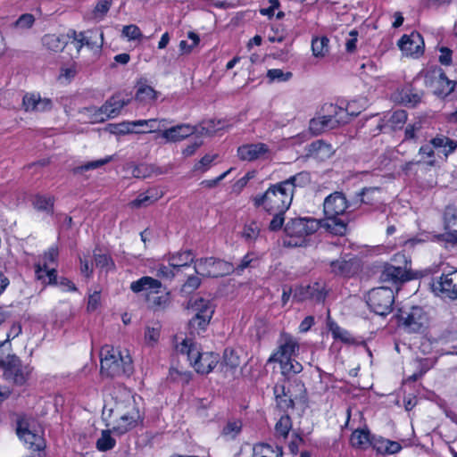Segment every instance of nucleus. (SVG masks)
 Here are the masks:
<instances>
[{"mask_svg":"<svg viewBox=\"0 0 457 457\" xmlns=\"http://www.w3.org/2000/svg\"><path fill=\"white\" fill-rule=\"evenodd\" d=\"M107 415L112 418L107 425L112 426V431L119 435L132 429L142 420L136 400L130 395H126L123 399L116 401L112 408L105 406L103 411L104 419H106Z\"/></svg>","mask_w":457,"mask_h":457,"instance_id":"f257e3e1","label":"nucleus"},{"mask_svg":"<svg viewBox=\"0 0 457 457\" xmlns=\"http://www.w3.org/2000/svg\"><path fill=\"white\" fill-rule=\"evenodd\" d=\"M101 373L103 376L115 378L129 377L133 372L132 359L128 351L121 352L110 345L101 349Z\"/></svg>","mask_w":457,"mask_h":457,"instance_id":"f03ea898","label":"nucleus"},{"mask_svg":"<svg viewBox=\"0 0 457 457\" xmlns=\"http://www.w3.org/2000/svg\"><path fill=\"white\" fill-rule=\"evenodd\" d=\"M289 187L288 183L282 182L270 186L263 195L253 197L254 206L262 207L269 213L274 212H286L293 200Z\"/></svg>","mask_w":457,"mask_h":457,"instance_id":"7ed1b4c3","label":"nucleus"},{"mask_svg":"<svg viewBox=\"0 0 457 457\" xmlns=\"http://www.w3.org/2000/svg\"><path fill=\"white\" fill-rule=\"evenodd\" d=\"M323 111L326 114L310 120L309 129L313 135H320L325 131L345 125L350 121L351 116L357 114L354 112L350 113L348 109H344L332 104L324 105Z\"/></svg>","mask_w":457,"mask_h":457,"instance_id":"20e7f679","label":"nucleus"},{"mask_svg":"<svg viewBox=\"0 0 457 457\" xmlns=\"http://www.w3.org/2000/svg\"><path fill=\"white\" fill-rule=\"evenodd\" d=\"M177 349L182 354H186L187 360L194 366L198 373L208 374L219 362V355L213 353H200L196 345L190 339H184L177 346Z\"/></svg>","mask_w":457,"mask_h":457,"instance_id":"39448f33","label":"nucleus"},{"mask_svg":"<svg viewBox=\"0 0 457 457\" xmlns=\"http://www.w3.org/2000/svg\"><path fill=\"white\" fill-rule=\"evenodd\" d=\"M320 228L319 220L313 218L292 219L285 226V233L288 237L285 244L290 246H301L305 237Z\"/></svg>","mask_w":457,"mask_h":457,"instance_id":"423d86ee","label":"nucleus"},{"mask_svg":"<svg viewBox=\"0 0 457 457\" xmlns=\"http://www.w3.org/2000/svg\"><path fill=\"white\" fill-rule=\"evenodd\" d=\"M196 274L207 278H219L234 271L233 264L215 257L199 258L194 266Z\"/></svg>","mask_w":457,"mask_h":457,"instance_id":"0eeeda50","label":"nucleus"},{"mask_svg":"<svg viewBox=\"0 0 457 457\" xmlns=\"http://www.w3.org/2000/svg\"><path fill=\"white\" fill-rule=\"evenodd\" d=\"M394 302V290L386 286L373 288L368 294L367 304L373 312L380 316L391 312Z\"/></svg>","mask_w":457,"mask_h":457,"instance_id":"6e6552de","label":"nucleus"},{"mask_svg":"<svg viewBox=\"0 0 457 457\" xmlns=\"http://www.w3.org/2000/svg\"><path fill=\"white\" fill-rule=\"evenodd\" d=\"M67 36L71 39V44L78 53L84 46L91 50H100L104 44V33L101 29H92L79 34L71 30Z\"/></svg>","mask_w":457,"mask_h":457,"instance_id":"1a4fd4ad","label":"nucleus"},{"mask_svg":"<svg viewBox=\"0 0 457 457\" xmlns=\"http://www.w3.org/2000/svg\"><path fill=\"white\" fill-rule=\"evenodd\" d=\"M400 320L408 332L420 333L428 327V316L422 307L412 306L408 312H402Z\"/></svg>","mask_w":457,"mask_h":457,"instance_id":"9d476101","label":"nucleus"},{"mask_svg":"<svg viewBox=\"0 0 457 457\" xmlns=\"http://www.w3.org/2000/svg\"><path fill=\"white\" fill-rule=\"evenodd\" d=\"M130 102L129 96H123L122 93H117L110 97L95 113L96 121H104L107 119L117 117L124 106Z\"/></svg>","mask_w":457,"mask_h":457,"instance_id":"9b49d317","label":"nucleus"},{"mask_svg":"<svg viewBox=\"0 0 457 457\" xmlns=\"http://www.w3.org/2000/svg\"><path fill=\"white\" fill-rule=\"evenodd\" d=\"M299 350V343L288 333H281L277 351L269 358V362L281 363L294 356Z\"/></svg>","mask_w":457,"mask_h":457,"instance_id":"f8f14e48","label":"nucleus"},{"mask_svg":"<svg viewBox=\"0 0 457 457\" xmlns=\"http://www.w3.org/2000/svg\"><path fill=\"white\" fill-rule=\"evenodd\" d=\"M355 203L349 202L342 192L336 191L328 195L323 203V211L325 215L343 216L347 209H354Z\"/></svg>","mask_w":457,"mask_h":457,"instance_id":"ddd939ff","label":"nucleus"},{"mask_svg":"<svg viewBox=\"0 0 457 457\" xmlns=\"http://www.w3.org/2000/svg\"><path fill=\"white\" fill-rule=\"evenodd\" d=\"M295 387L297 389V393L294 394L290 388L286 391V388L282 385H276L273 388L274 395L278 405L281 409L294 408L295 401L297 399H303L305 397V387L301 382H296Z\"/></svg>","mask_w":457,"mask_h":457,"instance_id":"4468645a","label":"nucleus"},{"mask_svg":"<svg viewBox=\"0 0 457 457\" xmlns=\"http://www.w3.org/2000/svg\"><path fill=\"white\" fill-rule=\"evenodd\" d=\"M432 289L436 295L457 299V270L436 278L432 283Z\"/></svg>","mask_w":457,"mask_h":457,"instance_id":"2eb2a0df","label":"nucleus"},{"mask_svg":"<svg viewBox=\"0 0 457 457\" xmlns=\"http://www.w3.org/2000/svg\"><path fill=\"white\" fill-rule=\"evenodd\" d=\"M398 46L404 55L418 58L424 52V40L419 32L413 31L403 35L398 41Z\"/></svg>","mask_w":457,"mask_h":457,"instance_id":"dca6fc26","label":"nucleus"},{"mask_svg":"<svg viewBox=\"0 0 457 457\" xmlns=\"http://www.w3.org/2000/svg\"><path fill=\"white\" fill-rule=\"evenodd\" d=\"M270 154V148L264 143L245 144L237 148V156L244 162L267 159Z\"/></svg>","mask_w":457,"mask_h":457,"instance_id":"f3484780","label":"nucleus"},{"mask_svg":"<svg viewBox=\"0 0 457 457\" xmlns=\"http://www.w3.org/2000/svg\"><path fill=\"white\" fill-rule=\"evenodd\" d=\"M4 369L5 378L18 386L26 383L31 371L29 366L21 365V360L17 356L12 357L11 362H8Z\"/></svg>","mask_w":457,"mask_h":457,"instance_id":"a211bd4d","label":"nucleus"},{"mask_svg":"<svg viewBox=\"0 0 457 457\" xmlns=\"http://www.w3.org/2000/svg\"><path fill=\"white\" fill-rule=\"evenodd\" d=\"M16 432L21 440H22L29 448L34 451H40L44 447V441L41 436L31 431L29 423L24 418H21L17 421Z\"/></svg>","mask_w":457,"mask_h":457,"instance_id":"6ab92c4d","label":"nucleus"},{"mask_svg":"<svg viewBox=\"0 0 457 457\" xmlns=\"http://www.w3.org/2000/svg\"><path fill=\"white\" fill-rule=\"evenodd\" d=\"M444 220L445 233L436 236L437 240L457 244V206H448Z\"/></svg>","mask_w":457,"mask_h":457,"instance_id":"aec40b11","label":"nucleus"},{"mask_svg":"<svg viewBox=\"0 0 457 457\" xmlns=\"http://www.w3.org/2000/svg\"><path fill=\"white\" fill-rule=\"evenodd\" d=\"M380 281L393 285L401 284L412 278L406 267L402 268L386 263L380 274Z\"/></svg>","mask_w":457,"mask_h":457,"instance_id":"412c9836","label":"nucleus"},{"mask_svg":"<svg viewBox=\"0 0 457 457\" xmlns=\"http://www.w3.org/2000/svg\"><path fill=\"white\" fill-rule=\"evenodd\" d=\"M421 96V92L414 89L410 84L397 88L392 96L395 102L412 107L420 102Z\"/></svg>","mask_w":457,"mask_h":457,"instance_id":"4be33fe9","label":"nucleus"},{"mask_svg":"<svg viewBox=\"0 0 457 457\" xmlns=\"http://www.w3.org/2000/svg\"><path fill=\"white\" fill-rule=\"evenodd\" d=\"M330 273L335 276L349 278L358 270V265L353 259H345V257L330 262Z\"/></svg>","mask_w":457,"mask_h":457,"instance_id":"5701e85b","label":"nucleus"},{"mask_svg":"<svg viewBox=\"0 0 457 457\" xmlns=\"http://www.w3.org/2000/svg\"><path fill=\"white\" fill-rule=\"evenodd\" d=\"M195 132V128L189 124H179L170 129H163L160 137L166 142H179Z\"/></svg>","mask_w":457,"mask_h":457,"instance_id":"b1692460","label":"nucleus"},{"mask_svg":"<svg viewBox=\"0 0 457 457\" xmlns=\"http://www.w3.org/2000/svg\"><path fill=\"white\" fill-rule=\"evenodd\" d=\"M320 228H323L326 231L336 235L343 236L347 229V222L342 216L325 215V219L319 220Z\"/></svg>","mask_w":457,"mask_h":457,"instance_id":"393cba45","label":"nucleus"},{"mask_svg":"<svg viewBox=\"0 0 457 457\" xmlns=\"http://www.w3.org/2000/svg\"><path fill=\"white\" fill-rule=\"evenodd\" d=\"M327 290L323 282H314L300 288V300L310 298L320 303L326 299Z\"/></svg>","mask_w":457,"mask_h":457,"instance_id":"a878e982","label":"nucleus"},{"mask_svg":"<svg viewBox=\"0 0 457 457\" xmlns=\"http://www.w3.org/2000/svg\"><path fill=\"white\" fill-rule=\"evenodd\" d=\"M136 88L135 99L137 102L148 104L154 101L158 96V92L148 85L145 79H140L137 82Z\"/></svg>","mask_w":457,"mask_h":457,"instance_id":"bb28decb","label":"nucleus"},{"mask_svg":"<svg viewBox=\"0 0 457 457\" xmlns=\"http://www.w3.org/2000/svg\"><path fill=\"white\" fill-rule=\"evenodd\" d=\"M429 143L437 151V154H442L445 159L457 148V142L444 135L435 137Z\"/></svg>","mask_w":457,"mask_h":457,"instance_id":"cd10ccee","label":"nucleus"},{"mask_svg":"<svg viewBox=\"0 0 457 457\" xmlns=\"http://www.w3.org/2000/svg\"><path fill=\"white\" fill-rule=\"evenodd\" d=\"M432 86L435 89V94L440 96H446L453 91L455 83L450 80L444 71H439L438 75L432 81Z\"/></svg>","mask_w":457,"mask_h":457,"instance_id":"c85d7f7f","label":"nucleus"},{"mask_svg":"<svg viewBox=\"0 0 457 457\" xmlns=\"http://www.w3.org/2000/svg\"><path fill=\"white\" fill-rule=\"evenodd\" d=\"M170 121L167 119H149V120H137V127H143L142 129H137V133H155L162 132Z\"/></svg>","mask_w":457,"mask_h":457,"instance_id":"c756f323","label":"nucleus"},{"mask_svg":"<svg viewBox=\"0 0 457 457\" xmlns=\"http://www.w3.org/2000/svg\"><path fill=\"white\" fill-rule=\"evenodd\" d=\"M162 284L158 279L152 277H142L141 278L133 281L130 284V289L134 293H140L142 291H150L151 293H158Z\"/></svg>","mask_w":457,"mask_h":457,"instance_id":"7c9ffc66","label":"nucleus"},{"mask_svg":"<svg viewBox=\"0 0 457 457\" xmlns=\"http://www.w3.org/2000/svg\"><path fill=\"white\" fill-rule=\"evenodd\" d=\"M188 308L192 311L195 315L212 317L214 308L209 300L199 297L195 300H190L188 303Z\"/></svg>","mask_w":457,"mask_h":457,"instance_id":"2f4dec72","label":"nucleus"},{"mask_svg":"<svg viewBox=\"0 0 457 457\" xmlns=\"http://www.w3.org/2000/svg\"><path fill=\"white\" fill-rule=\"evenodd\" d=\"M253 457H283L282 447L268 444H256L253 448Z\"/></svg>","mask_w":457,"mask_h":457,"instance_id":"473e14b6","label":"nucleus"},{"mask_svg":"<svg viewBox=\"0 0 457 457\" xmlns=\"http://www.w3.org/2000/svg\"><path fill=\"white\" fill-rule=\"evenodd\" d=\"M42 43L48 50L60 52L64 49L67 40L63 35L47 34L43 37Z\"/></svg>","mask_w":457,"mask_h":457,"instance_id":"72a5a7b5","label":"nucleus"},{"mask_svg":"<svg viewBox=\"0 0 457 457\" xmlns=\"http://www.w3.org/2000/svg\"><path fill=\"white\" fill-rule=\"evenodd\" d=\"M380 193V189L378 187H364L361 192L357 194V196L360 197L359 200L353 201L355 203L354 209H357L361 206V204H373L378 201L377 195Z\"/></svg>","mask_w":457,"mask_h":457,"instance_id":"f704fd0d","label":"nucleus"},{"mask_svg":"<svg viewBox=\"0 0 457 457\" xmlns=\"http://www.w3.org/2000/svg\"><path fill=\"white\" fill-rule=\"evenodd\" d=\"M161 195H162L157 190L151 189L145 193L140 194L135 200L130 203V205L133 208L146 207L156 202L161 197Z\"/></svg>","mask_w":457,"mask_h":457,"instance_id":"c9c22d12","label":"nucleus"},{"mask_svg":"<svg viewBox=\"0 0 457 457\" xmlns=\"http://www.w3.org/2000/svg\"><path fill=\"white\" fill-rule=\"evenodd\" d=\"M195 261L191 251H184L172 255L169 260V263L173 269L179 270L181 267H187L192 262L195 263Z\"/></svg>","mask_w":457,"mask_h":457,"instance_id":"e433bc0d","label":"nucleus"},{"mask_svg":"<svg viewBox=\"0 0 457 457\" xmlns=\"http://www.w3.org/2000/svg\"><path fill=\"white\" fill-rule=\"evenodd\" d=\"M350 442L355 448L366 449L370 445V432L364 429H356L351 435Z\"/></svg>","mask_w":457,"mask_h":457,"instance_id":"4c0bfd02","label":"nucleus"},{"mask_svg":"<svg viewBox=\"0 0 457 457\" xmlns=\"http://www.w3.org/2000/svg\"><path fill=\"white\" fill-rule=\"evenodd\" d=\"M282 183H288L290 186L291 195H294L295 188L303 187L311 183V175L307 171H301L289 179L282 181Z\"/></svg>","mask_w":457,"mask_h":457,"instance_id":"58836bf2","label":"nucleus"},{"mask_svg":"<svg viewBox=\"0 0 457 457\" xmlns=\"http://www.w3.org/2000/svg\"><path fill=\"white\" fill-rule=\"evenodd\" d=\"M211 317L195 315L188 322V328L191 335H200L205 331L210 323Z\"/></svg>","mask_w":457,"mask_h":457,"instance_id":"ea45409f","label":"nucleus"},{"mask_svg":"<svg viewBox=\"0 0 457 457\" xmlns=\"http://www.w3.org/2000/svg\"><path fill=\"white\" fill-rule=\"evenodd\" d=\"M34 207L46 214H52L54 211V198L50 195H37L33 200Z\"/></svg>","mask_w":457,"mask_h":457,"instance_id":"a19ab883","label":"nucleus"},{"mask_svg":"<svg viewBox=\"0 0 457 457\" xmlns=\"http://www.w3.org/2000/svg\"><path fill=\"white\" fill-rule=\"evenodd\" d=\"M329 39L327 37H314L312 40V50L315 57H324L329 51Z\"/></svg>","mask_w":457,"mask_h":457,"instance_id":"79ce46f5","label":"nucleus"},{"mask_svg":"<svg viewBox=\"0 0 457 457\" xmlns=\"http://www.w3.org/2000/svg\"><path fill=\"white\" fill-rule=\"evenodd\" d=\"M329 330L335 339H338L345 344H354L353 336L345 329L339 327L336 322L328 323Z\"/></svg>","mask_w":457,"mask_h":457,"instance_id":"37998d69","label":"nucleus"},{"mask_svg":"<svg viewBox=\"0 0 457 457\" xmlns=\"http://www.w3.org/2000/svg\"><path fill=\"white\" fill-rule=\"evenodd\" d=\"M280 364L281 372L284 376H294L303 370V365L293 358L283 361Z\"/></svg>","mask_w":457,"mask_h":457,"instance_id":"c03bdc74","label":"nucleus"},{"mask_svg":"<svg viewBox=\"0 0 457 457\" xmlns=\"http://www.w3.org/2000/svg\"><path fill=\"white\" fill-rule=\"evenodd\" d=\"M260 226L256 221H251L245 225L242 237L248 243L254 242L260 235Z\"/></svg>","mask_w":457,"mask_h":457,"instance_id":"a18cd8bd","label":"nucleus"},{"mask_svg":"<svg viewBox=\"0 0 457 457\" xmlns=\"http://www.w3.org/2000/svg\"><path fill=\"white\" fill-rule=\"evenodd\" d=\"M291 428L292 421L287 414L282 415L275 425L276 435L283 438H287Z\"/></svg>","mask_w":457,"mask_h":457,"instance_id":"49530a36","label":"nucleus"},{"mask_svg":"<svg viewBox=\"0 0 457 457\" xmlns=\"http://www.w3.org/2000/svg\"><path fill=\"white\" fill-rule=\"evenodd\" d=\"M115 444V439L111 436V431L103 430L101 436L96 441V448L101 452H105L112 449Z\"/></svg>","mask_w":457,"mask_h":457,"instance_id":"de8ad7c7","label":"nucleus"},{"mask_svg":"<svg viewBox=\"0 0 457 457\" xmlns=\"http://www.w3.org/2000/svg\"><path fill=\"white\" fill-rule=\"evenodd\" d=\"M379 453L386 454H395L401 451L402 446L398 442L384 439L377 446Z\"/></svg>","mask_w":457,"mask_h":457,"instance_id":"09e8293b","label":"nucleus"},{"mask_svg":"<svg viewBox=\"0 0 457 457\" xmlns=\"http://www.w3.org/2000/svg\"><path fill=\"white\" fill-rule=\"evenodd\" d=\"M407 120V112L404 110H397L392 113L388 122L393 129H402Z\"/></svg>","mask_w":457,"mask_h":457,"instance_id":"8fccbe9b","label":"nucleus"},{"mask_svg":"<svg viewBox=\"0 0 457 457\" xmlns=\"http://www.w3.org/2000/svg\"><path fill=\"white\" fill-rule=\"evenodd\" d=\"M112 0H99L93 11L94 19L96 21L103 20L110 10Z\"/></svg>","mask_w":457,"mask_h":457,"instance_id":"3c124183","label":"nucleus"},{"mask_svg":"<svg viewBox=\"0 0 457 457\" xmlns=\"http://www.w3.org/2000/svg\"><path fill=\"white\" fill-rule=\"evenodd\" d=\"M242 423L239 420L229 421L223 428L222 435L229 439H234L241 431Z\"/></svg>","mask_w":457,"mask_h":457,"instance_id":"603ef678","label":"nucleus"},{"mask_svg":"<svg viewBox=\"0 0 457 457\" xmlns=\"http://www.w3.org/2000/svg\"><path fill=\"white\" fill-rule=\"evenodd\" d=\"M267 77L270 81L284 82L289 80L293 74L290 71H284L281 69H270L267 72Z\"/></svg>","mask_w":457,"mask_h":457,"instance_id":"864d4df0","label":"nucleus"},{"mask_svg":"<svg viewBox=\"0 0 457 457\" xmlns=\"http://www.w3.org/2000/svg\"><path fill=\"white\" fill-rule=\"evenodd\" d=\"M11 344L7 341L0 342V367L4 368L8 362H11L12 357H16L15 354L10 353Z\"/></svg>","mask_w":457,"mask_h":457,"instance_id":"5fc2aeb1","label":"nucleus"},{"mask_svg":"<svg viewBox=\"0 0 457 457\" xmlns=\"http://www.w3.org/2000/svg\"><path fill=\"white\" fill-rule=\"evenodd\" d=\"M112 159V156H107L104 159L88 162L79 167H77L75 169V172H83V171H87L89 170H96V169L108 163Z\"/></svg>","mask_w":457,"mask_h":457,"instance_id":"6e6d98bb","label":"nucleus"},{"mask_svg":"<svg viewBox=\"0 0 457 457\" xmlns=\"http://www.w3.org/2000/svg\"><path fill=\"white\" fill-rule=\"evenodd\" d=\"M435 150L431 144L424 145L419 150V154L423 157L422 159L430 166H434L436 162L434 159Z\"/></svg>","mask_w":457,"mask_h":457,"instance_id":"4d7b16f0","label":"nucleus"},{"mask_svg":"<svg viewBox=\"0 0 457 457\" xmlns=\"http://www.w3.org/2000/svg\"><path fill=\"white\" fill-rule=\"evenodd\" d=\"M38 94H26L22 99V104L26 112H36Z\"/></svg>","mask_w":457,"mask_h":457,"instance_id":"13d9d810","label":"nucleus"},{"mask_svg":"<svg viewBox=\"0 0 457 457\" xmlns=\"http://www.w3.org/2000/svg\"><path fill=\"white\" fill-rule=\"evenodd\" d=\"M59 251L57 246L52 245L44 255V269H48L57 260Z\"/></svg>","mask_w":457,"mask_h":457,"instance_id":"bf43d9fd","label":"nucleus"},{"mask_svg":"<svg viewBox=\"0 0 457 457\" xmlns=\"http://www.w3.org/2000/svg\"><path fill=\"white\" fill-rule=\"evenodd\" d=\"M160 337V329L158 328L147 327L145 331V340L150 345H154L156 344Z\"/></svg>","mask_w":457,"mask_h":457,"instance_id":"052dcab7","label":"nucleus"},{"mask_svg":"<svg viewBox=\"0 0 457 457\" xmlns=\"http://www.w3.org/2000/svg\"><path fill=\"white\" fill-rule=\"evenodd\" d=\"M123 35L129 40L138 39L142 37L139 28L136 25H127L123 27Z\"/></svg>","mask_w":457,"mask_h":457,"instance_id":"680f3d73","label":"nucleus"},{"mask_svg":"<svg viewBox=\"0 0 457 457\" xmlns=\"http://www.w3.org/2000/svg\"><path fill=\"white\" fill-rule=\"evenodd\" d=\"M136 127L137 120L124 121L115 125V129H117V132L120 134L137 133V129H135Z\"/></svg>","mask_w":457,"mask_h":457,"instance_id":"e2e57ef3","label":"nucleus"},{"mask_svg":"<svg viewBox=\"0 0 457 457\" xmlns=\"http://www.w3.org/2000/svg\"><path fill=\"white\" fill-rule=\"evenodd\" d=\"M284 213L285 212H274L273 218L270 222V229L272 231L278 230L282 228L284 224Z\"/></svg>","mask_w":457,"mask_h":457,"instance_id":"0e129e2a","label":"nucleus"},{"mask_svg":"<svg viewBox=\"0 0 457 457\" xmlns=\"http://www.w3.org/2000/svg\"><path fill=\"white\" fill-rule=\"evenodd\" d=\"M35 21V18L30 13L22 14L15 22V26L21 29L30 28Z\"/></svg>","mask_w":457,"mask_h":457,"instance_id":"69168bd1","label":"nucleus"},{"mask_svg":"<svg viewBox=\"0 0 457 457\" xmlns=\"http://www.w3.org/2000/svg\"><path fill=\"white\" fill-rule=\"evenodd\" d=\"M216 154L211 155V154H205L195 165V170H202L205 171L209 169L211 163L214 161L216 158Z\"/></svg>","mask_w":457,"mask_h":457,"instance_id":"338daca9","label":"nucleus"},{"mask_svg":"<svg viewBox=\"0 0 457 457\" xmlns=\"http://www.w3.org/2000/svg\"><path fill=\"white\" fill-rule=\"evenodd\" d=\"M101 295L99 291H95L88 296L87 310L95 312L100 305Z\"/></svg>","mask_w":457,"mask_h":457,"instance_id":"774afa93","label":"nucleus"}]
</instances>
